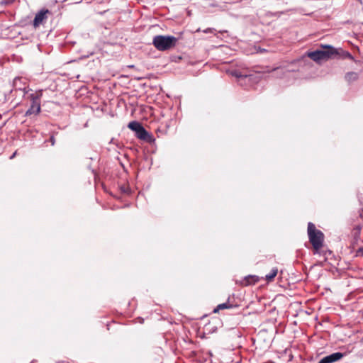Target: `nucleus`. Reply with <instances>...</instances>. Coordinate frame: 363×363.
<instances>
[{
    "label": "nucleus",
    "mask_w": 363,
    "mask_h": 363,
    "mask_svg": "<svg viewBox=\"0 0 363 363\" xmlns=\"http://www.w3.org/2000/svg\"><path fill=\"white\" fill-rule=\"evenodd\" d=\"M307 232L309 242L312 245L313 254L320 255L324 245L325 236L321 230L317 229L315 225L311 222L308 223Z\"/></svg>",
    "instance_id": "nucleus-1"
},
{
    "label": "nucleus",
    "mask_w": 363,
    "mask_h": 363,
    "mask_svg": "<svg viewBox=\"0 0 363 363\" xmlns=\"http://www.w3.org/2000/svg\"><path fill=\"white\" fill-rule=\"evenodd\" d=\"M360 235V229L359 228L354 230V238L357 240L359 238Z\"/></svg>",
    "instance_id": "nucleus-14"
},
{
    "label": "nucleus",
    "mask_w": 363,
    "mask_h": 363,
    "mask_svg": "<svg viewBox=\"0 0 363 363\" xmlns=\"http://www.w3.org/2000/svg\"><path fill=\"white\" fill-rule=\"evenodd\" d=\"M233 75L235 76L236 77H247V74H242L240 72L235 71L233 72Z\"/></svg>",
    "instance_id": "nucleus-13"
},
{
    "label": "nucleus",
    "mask_w": 363,
    "mask_h": 363,
    "mask_svg": "<svg viewBox=\"0 0 363 363\" xmlns=\"http://www.w3.org/2000/svg\"><path fill=\"white\" fill-rule=\"evenodd\" d=\"M343 356L344 354L341 352L333 353L321 359L318 363H333L340 360Z\"/></svg>",
    "instance_id": "nucleus-6"
},
{
    "label": "nucleus",
    "mask_w": 363,
    "mask_h": 363,
    "mask_svg": "<svg viewBox=\"0 0 363 363\" xmlns=\"http://www.w3.org/2000/svg\"><path fill=\"white\" fill-rule=\"evenodd\" d=\"M50 142L51 143L52 145H55V138L53 135H52L50 138Z\"/></svg>",
    "instance_id": "nucleus-19"
},
{
    "label": "nucleus",
    "mask_w": 363,
    "mask_h": 363,
    "mask_svg": "<svg viewBox=\"0 0 363 363\" xmlns=\"http://www.w3.org/2000/svg\"><path fill=\"white\" fill-rule=\"evenodd\" d=\"M21 82V78L16 77L13 80V86L17 87V83Z\"/></svg>",
    "instance_id": "nucleus-17"
},
{
    "label": "nucleus",
    "mask_w": 363,
    "mask_h": 363,
    "mask_svg": "<svg viewBox=\"0 0 363 363\" xmlns=\"http://www.w3.org/2000/svg\"><path fill=\"white\" fill-rule=\"evenodd\" d=\"M15 154H16V153H14V154L11 157V158H13V157H15Z\"/></svg>",
    "instance_id": "nucleus-23"
},
{
    "label": "nucleus",
    "mask_w": 363,
    "mask_h": 363,
    "mask_svg": "<svg viewBox=\"0 0 363 363\" xmlns=\"http://www.w3.org/2000/svg\"><path fill=\"white\" fill-rule=\"evenodd\" d=\"M141 124L138 121H131L128 123V127L133 131L135 132L140 127Z\"/></svg>",
    "instance_id": "nucleus-12"
},
{
    "label": "nucleus",
    "mask_w": 363,
    "mask_h": 363,
    "mask_svg": "<svg viewBox=\"0 0 363 363\" xmlns=\"http://www.w3.org/2000/svg\"><path fill=\"white\" fill-rule=\"evenodd\" d=\"M337 54V52L334 48L330 45H326L324 47L323 50H317L313 52H309L307 55L313 61L318 62L321 60H328L332 56Z\"/></svg>",
    "instance_id": "nucleus-3"
},
{
    "label": "nucleus",
    "mask_w": 363,
    "mask_h": 363,
    "mask_svg": "<svg viewBox=\"0 0 363 363\" xmlns=\"http://www.w3.org/2000/svg\"><path fill=\"white\" fill-rule=\"evenodd\" d=\"M358 77H359L358 74L354 72H347L345 76V80L349 83H351L352 82L357 80Z\"/></svg>",
    "instance_id": "nucleus-9"
},
{
    "label": "nucleus",
    "mask_w": 363,
    "mask_h": 363,
    "mask_svg": "<svg viewBox=\"0 0 363 363\" xmlns=\"http://www.w3.org/2000/svg\"><path fill=\"white\" fill-rule=\"evenodd\" d=\"M259 281V277L256 275H249L245 277L243 280L241 281V285L243 286H247L250 285H254L257 284Z\"/></svg>",
    "instance_id": "nucleus-7"
},
{
    "label": "nucleus",
    "mask_w": 363,
    "mask_h": 363,
    "mask_svg": "<svg viewBox=\"0 0 363 363\" xmlns=\"http://www.w3.org/2000/svg\"><path fill=\"white\" fill-rule=\"evenodd\" d=\"M178 38L171 35H155L152 40V45L160 51L169 50L174 48Z\"/></svg>",
    "instance_id": "nucleus-2"
},
{
    "label": "nucleus",
    "mask_w": 363,
    "mask_h": 363,
    "mask_svg": "<svg viewBox=\"0 0 363 363\" xmlns=\"http://www.w3.org/2000/svg\"><path fill=\"white\" fill-rule=\"evenodd\" d=\"M31 104L29 108L26 112V116H36L40 111V95L37 93L31 94L30 95Z\"/></svg>",
    "instance_id": "nucleus-4"
},
{
    "label": "nucleus",
    "mask_w": 363,
    "mask_h": 363,
    "mask_svg": "<svg viewBox=\"0 0 363 363\" xmlns=\"http://www.w3.org/2000/svg\"><path fill=\"white\" fill-rule=\"evenodd\" d=\"M143 128V126L141 125L140 127L139 128H138L135 131V135H138V133H139V131Z\"/></svg>",
    "instance_id": "nucleus-21"
},
{
    "label": "nucleus",
    "mask_w": 363,
    "mask_h": 363,
    "mask_svg": "<svg viewBox=\"0 0 363 363\" xmlns=\"http://www.w3.org/2000/svg\"><path fill=\"white\" fill-rule=\"evenodd\" d=\"M232 308V305L228 303H224L219 304L214 310V313L218 312L220 310L227 309Z\"/></svg>",
    "instance_id": "nucleus-11"
},
{
    "label": "nucleus",
    "mask_w": 363,
    "mask_h": 363,
    "mask_svg": "<svg viewBox=\"0 0 363 363\" xmlns=\"http://www.w3.org/2000/svg\"><path fill=\"white\" fill-rule=\"evenodd\" d=\"M345 57H347V58H349V59H350V60H353V57H352V55H351L350 52H345Z\"/></svg>",
    "instance_id": "nucleus-18"
},
{
    "label": "nucleus",
    "mask_w": 363,
    "mask_h": 363,
    "mask_svg": "<svg viewBox=\"0 0 363 363\" xmlns=\"http://www.w3.org/2000/svg\"><path fill=\"white\" fill-rule=\"evenodd\" d=\"M136 137L140 140L145 141H150L151 140L150 134L144 128V127L139 131Z\"/></svg>",
    "instance_id": "nucleus-8"
},
{
    "label": "nucleus",
    "mask_w": 363,
    "mask_h": 363,
    "mask_svg": "<svg viewBox=\"0 0 363 363\" xmlns=\"http://www.w3.org/2000/svg\"><path fill=\"white\" fill-rule=\"evenodd\" d=\"M278 269L277 268H273L269 274H267L265 277V279L267 282H271L274 280L275 277L277 275Z\"/></svg>",
    "instance_id": "nucleus-10"
},
{
    "label": "nucleus",
    "mask_w": 363,
    "mask_h": 363,
    "mask_svg": "<svg viewBox=\"0 0 363 363\" xmlns=\"http://www.w3.org/2000/svg\"><path fill=\"white\" fill-rule=\"evenodd\" d=\"M121 190H122V191H123L125 193H128V186H122L121 187Z\"/></svg>",
    "instance_id": "nucleus-20"
},
{
    "label": "nucleus",
    "mask_w": 363,
    "mask_h": 363,
    "mask_svg": "<svg viewBox=\"0 0 363 363\" xmlns=\"http://www.w3.org/2000/svg\"><path fill=\"white\" fill-rule=\"evenodd\" d=\"M357 256H363V247H359L356 252Z\"/></svg>",
    "instance_id": "nucleus-15"
},
{
    "label": "nucleus",
    "mask_w": 363,
    "mask_h": 363,
    "mask_svg": "<svg viewBox=\"0 0 363 363\" xmlns=\"http://www.w3.org/2000/svg\"><path fill=\"white\" fill-rule=\"evenodd\" d=\"M48 13L49 11L48 9H42L36 13L33 23L35 28L39 27L40 25H42L45 22L48 18L47 14Z\"/></svg>",
    "instance_id": "nucleus-5"
},
{
    "label": "nucleus",
    "mask_w": 363,
    "mask_h": 363,
    "mask_svg": "<svg viewBox=\"0 0 363 363\" xmlns=\"http://www.w3.org/2000/svg\"><path fill=\"white\" fill-rule=\"evenodd\" d=\"M14 1H15V0H2L1 4H12Z\"/></svg>",
    "instance_id": "nucleus-16"
},
{
    "label": "nucleus",
    "mask_w": 363,
    "mask_h": 363,
    "mask_svg": "<svg viewBox=\"0 0 363 363\" xmlns=\"http://www.w3.org/2000/svg\"><path fill=\"white\" fill-rule=\"evenodd\" d=\"M279 69V68H276V69H274L273 71H278Z\"/></svg>",
    "instance_id": "nucleus-22"
}]
</instances>
